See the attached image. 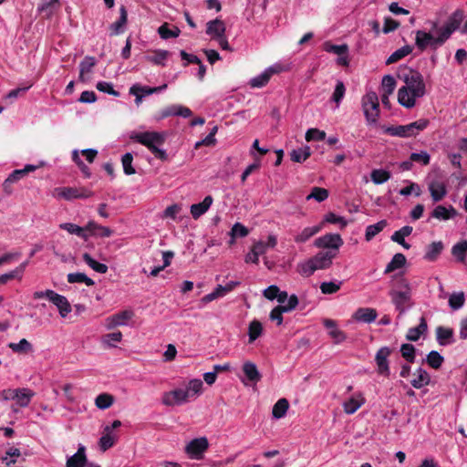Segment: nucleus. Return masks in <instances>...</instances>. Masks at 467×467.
I'll list each match as a JSON object with an SVG mask.
<instances>
[{
  "mask_svg": "<svg viewBox=\"0 0 467 467\" xmlns=\"http://www.w3.org/2000/svg\"><path fill=\"white\" fill-rule=\"evenodd\" d=\"M428 190L434 202L441 201L447 195L445 182L438 179L428 180Z\"/></svg>",
  "mask_w": 467,
  "mask_h": 467,
  "instance_id": "14",
  "label": "nucleus"
},
{
  "mask_svg": "<svg viewBox=\"0 0 467 467\" xmlns=\"http://www.w3.org/2000/svg\"><path fill=\"white\" fill-rule=\"evenodd\" d=\"M363 393L358 391L353 393L348 400L343 402L344 411L348 414H354L362 405L365 404Z\"/></svg>",
  "mask_w": 467,
  "mask_h": 467,
  "instance_id": "16",
  "label": "nucleus"
},
{
  "mask_svg": "<svg viewBox=\"0 0 467 467\" xmlns=\"http://www.w3.org/2000/svg\"><path fill=\"white\" fill-rule=\"evenodd\" d=\"M166 137L165 132L159 131H132L130 134L131 140L145 146L157 159L161 161H166L168 158L166 150L161 149Z\"/></svg>",
  "mask_w": 467,
  "mask_h": 467,
  "instance_id": "4",
  "label": "nucleus"
},
{
  "mask_svg": "<svg viewBox=\"0 0 467 467\" xmlns=\"http://www.w3.org/2000/svg\"><path fill=\"white\" fill-rule=\"evenodd\" d=\"M378 313L370 307H359L355 311L352 318L357 322L370 324L376 320Z\"/></svg>",
  "mask_w": 467,
  "mask_h": 467,
  "instance_id": "20",
  "label": "nucleus"
},
{
  "mask_svg": "<svg viewBox=\"0 0 467 467\" xmlns=\"http://www.w3.org/2000/svg\"><path fill=\"white\" fill-rule=\"evenodd\" d=\"M296 271L302 276L308 277L312 275L315 273V271H317V269L314 265L312 259L310 258L308 260L299 263L296 266Z\"/></svg>",
  "mask_w": 467,
  "mask_h": 467,
  "instance_id": "51",
  "label": "nucleus"
},
{
  "mask_svg": "<svg viewBox=\"0 0 467 467\" xmlns=\"http://www.w3.org/2000/svg\"><path fill=\"white\" fill-rule=\"evenodd\" d=\"M456 215L457 211L452 205H437L431 213V218H435L439 221H448L454 218Z\"/></svg>",
  "mask_w": 467,
  "mask_h": 467,
  "instance_id": "21",
  "label": "nucleus"
},
{
  "mask_svg": "<svg viewBox=\"0 0 467 467\" xmlns=\"http://www.w3.org/2000/svg\"><path fill=\"white\" fill-rule=\"evenodd\" d=\"M123 335L120 331L108 333L101 337V343L106 348H116L121 342Z\"/></svg>",
  "mask_w": 467,
  "mask_h": 467,
  "instance_id": "41",
  "label": "nucleus"
},
{
  "mask_svg": "<svg viewBox=\"0 0 467 467\" xmlns=\"http://www.w3.org/2000/svg\"><path fill=\"white\" fill-rule=\"evenodd\" d=\"M343 244V239L338 234H327L317 238L314 242L316 247L329 249L328 251L336 252V254Z\"/></svg>",
  "mask_w": 467,
  "mask_h": 467,
  "instance_id": "9",
  "label": "nucleus"
},
{
  "mask_svg": "<svg viewBox=\"0 0 467 467\" xmlns=\"http://www.w3.org/2000/svg\"><path fill=\"white\" fill-rule=\"evenodd\" d=\"M429 124V121L425 119H418L407 125L399 126H381V130L384 133L393 137L399 138H410L416 136L420 131L425 130Z\"/></svg>",
  "mask_w": 467,
  "mask_h": 467,
  "instance_id": "5",
  "label": "nucleus"
},
{
  "mask_svg": "<svg viewBox=\"0 0 467 467\" xmlns=\"http://www.w3.org/2000/svg\"><path fill=\"white\" fill-rule=\"evenodd\" d=\"M415 347L411 344H402L400 347L401 356L409 362L413 363L415 360Z\"/></svg>",
  "mask_w": 467,
  "mask_h": 467,
  "instance_id": "63",
  "label": "nucleus"
},
{
  "mask_svg": "<svg viewBox=\"0 0 467 467\" xmlns=\"http://www.w3.org/2000/svg\"><path fill=\"white\" fill-rule=\"evenodd\" d=\"M7 347L15 353H28L33 351L32 344L26 338H22L18 343L11 342Z\"/></svg>",
  "mask_w": 467,
  "mask_h": 467,
  "instance_id": "45",
  "label": "nucleus"
},
{
  "mask_svg": "<svg viewBox=\"0 0 467 467\" xmlns=\"http://www.w3.org/2000/svg\"><path fill=\"white\" fill-rule=\"evenodd\" d=\"M336 257V252L325 251L319 252L311 257L317 270L327 269L332 265L333 259Z\"/></svg>",
  "mask_w": 467,
  "mask_h": 467,
  "instance_id": "17",
  "label": "nucleus"
},
{
  "mask_svg": "<svg viewBox=\"0 0 467 467\" xmlns=\"http://www.w3.org/2000/svg\"><path fill=\"white\" fill-rule=\"evenodd\" d=\"M95 65V57L90 56L85 57V58L79 63V81L86 83L90 80V74Z\"/></svg>",
  "mask_w": 467,
  "mask_h": 467,
  "instance_id": "19",
  "label": "nucleus"
},
{
  "mask_svg": "<svg viewBox=\"0 0 467 467\" xmlns=\"http://www.w3.org/2000/svg\"><path fill=\"white\" fill-rule=\"evenodd\" d=\"M457 26L453 22H451L439 27L436 22H431V27L429 32L425 30H417L415 32V45L420 51H424L429 47L436 50L450 38Z\"/></svg>",
  "mask_w": 467,
  "mask_h": 467,
  "instance_id": "2",
  "label": "nucleus"
},
{
  "mask_svg": "<svg viewBox=\"0 0 467 467\" xmlns=\"http://www.w3.org/2000/svg\"><path fill=\"white\" fill-rule=\"evenodd\" d=\"M412 52V47L410 45L403 46L402 47L394 51L386 60V64L389 65L395 63Z\"/></svg>",
  "mask_w": 467,
  "mask_h": 467,
  "instance_id": "44",
  "label": "nucleus"
},
{
  "mask_svg": "<svg viewBox=\"0 0 467 467\" xmlns=\"http://www.w3.org/2000/svg\"><path fill=\"white\" fill-rule=\"evenodd\" d=\"M58 198L71 201L74 199H87L93 195V192L86 188L59 187L56 189Z\"/></svg>",
  "mask_w": 467,
  "mask_h": 467,
  "instance_id": "10",
  "label": "nucleus"
},
{
  "mask_svg": "<svg viewBox=\"0 0 467 467\" xmlns=\"http://www.w3.org/2000/svg\"><path fill=\"white\" fill-rule=\"evenodd\" d=\"M322 322L324 327L327 329L328 336L333 339L335 344H340L347 339L346 333L337 327L335 320L325 318Z\"/></svg>",
  "mask_w": 467,
  "mask_h": 467,
  "instance_id": "15",
  "label": "nucleus"
},
{
  "mask_svg": "<svg viewBox=\"0 0 467 467\" xmlns=\"http://www.w3.org/2000/svg\"><path fill=\"white\" fill-rule=\"evenodd\" d=\"M34 396L35 392L32 389L28 388H18L16 389L14 401L16 405L26 408L30 404Z\"/></svg>",
  "mask_w": 467,
  "mask_h": 467,
  "instance_id": "25",
  "label": "nucleus"
},
{
  "mask_svg": "<svg viewBox=\"0 0 467 467\" xmlns=\"http://www.w3.org/2000/svg\"><path fill=\"white\" fill-rule=\"evenodd\" d=\"M443 361L444 358L436 350H431L426 357L427 364L434 369L440 368Z\"/></svg>",
  "mask_w": 467,
  "mask_h": 467,
  "instance_id": "53",
  "label": "nucleus"
},
{
  "mask_svg": "<svg viewBox=\"0 0 467 467\" xmlns=\"http://www.w3.org/2000/svg\"><path fill=\"white\" fill-rule=\"evenodd\" d=\"M415 378L410 381V384L415 389H421L431 382L430 374L422 368H419L414 372Z\"/></svg>",
  "mask_w": 467,
  "mask_h": 467,
  "instance_id": "35",
  "label": "nucleus"
},
{
  "mask_svg": "<svg viewBox=\"0 0 467 467\" xmlns=\"http://www.w3.org/2000/svg\"><path fill=\"white\" fill-rule=\"evenodd\" d=\"M271 77L265 71V69L259 75L252 78L249 80V85L253 88H260L267 85Z\"/></svg>",
  "mask_w": 467,
  "mask_h": 467,
  "instance_id": "52",
  "label": "nucleus"
},
{
  "mask_svg": "<svg viewBox=\"0 0 467 467\" xmlns=\"http://www.w3.org/2000/svg\"><path fill=\"white\" fill-rule=\"evenodd\" d=\"M39 166L26 164L23 169L13 171L7 177V183H14L21 180L29 172L35 171Z\"/></svg>",
  "mask_w": 467,
  "mask_h": 467,
  "instance_id": "37",
  "label": "nucleus"
},
{
  "mask_svg": "<svg viewBox=\"0 0 467 467\" xmlns=\"http://www.w3.org/2000/svg\"><path fill=\"white\" fill-rule=\"evenodd\" d=\"M389 295L400 316L405 314V312L411 307V292L389 291Z\"/></svg>",
  "mask_w": 467,
  "mask_h": 467,
  "instance_id": "8",
  "label": "nucleus"
},
{
  "mask_svg": "<svg viewBox=\"0 0 467 467\" xmlns=\"http://www.w3.org/2000/svg\"><path fill=\"white\" fill-rule=\"evenodd\" d=\"M398 77L405 83L398 91V101L401 106L411 109L416 105V100L426 94L423 76L419 71L404 67Z\"/></svg>",
  "mask_w": 467,
  "mask_h": 467,
  "instance_id": "1",
  "label": "nucleus"
},
{
  "mask_svg": "<svg viewBox=\"0 0 467 467\" xmlns=\"http://www.w3.org/2000/svg\"><path fill=\"white\" fill-rule=\"evenodd\" d=\"M171 53L163 49H155L145 56V59L156 66L165 67Z\"/></svg>",
  "mask_w": 467,
  "mask_h": 467,
  "instance_id": "27",
  "label": "nucleus"
},
{
  "mask_svg": "<svg viewBox=\"0 0 467 467\" xmlns=\"http://www.w3.org/2000/svg\"><path fill=\"white\" fill-rule=\"evenodd\" d=\"M243 371L246 379L251 382H257L261 379V374L259 373L256 365L251 361L244 363Z\"/></svg>",
  "mask_w": 467,
  "mask_h": 467,
  "instance_id": "38",
  "label": "nucleus"
},
{
  "mask_svg": "<svg viewBox=\"0 0 467 467\" xmlns=\"http://www.w3.org/2000/svg\"><path fill=\"white\" fill-rule=\"evenodd\" d=\"M59 228L67 231V233H69L71 234H75L84 240L88 239V234L87 233H85V228L80 227L75 223H63L59 224Z\"/></svg>",
  "mask_w": 467,
  "mask_h": 467,
  "instance_id": "40",
  "label": "nucleus"
},
{
  "mask_svg": "<svg viewBox=\"0 0 467 467\" xmlns=\"http://www.w3.org/2000/svg\"><path fill=\"white\" fill-rule=\"evenodd\" d=\"M225 33V25L220 19L211 20L206 24V34L216 39Z\"/></svg>",
  "mask_w": 467,
  "mask_h": 467,
  "instance_id": "32",
  "label": "nucleus"
},
{
  "mask_svg": "<svg viewBox=\"0 0 467 467\" xmlns=\"http://www.w3.org/2000/svg\"><path fill=\"white\" fill-rule=\"evenodd\" d=\"M209 442L205 437L196 438L191 441L185 451L192 459L200 460L202 458L204 451L208 449Z\"/></svg>",
  "mask_w": 467,
  "mask_h": 467,
  "instance_id": "13",
  "label": "nucleus"
},
{
  "mask_svg": "<svg viewBox=\"0 0 467 467\" xmlns=\"http://www.w3.org/2000/svg\"><path fill=\"white\" fill-rule=\"evenodd\" d=\"M262 332V324L258 320H253L249 324L248 327L249 343H253L255 339H257L261 336Z\"/></svg>",
  "mask_w": 467,
  "mask_h": 467,
  "instance_id": "55",
  "label": "nucleus"
},
{
  "mask_svg": "<svg viewBox=\"0 0 467 467\" xmlns=\"http://www.w3.org/2000/svg\"><path fill=\"white\" fill-rule=\"evenodd\" d=\"M328 195H329V193L327 189L320 188V187H314V188H312L310 194H308L306 196V200L308 201V200L314 199L317 202H324L325 200H327L328 198Z\"/></svg>",
  "mask_w": 467,
  "mask_h": 467,
  "instance_id": "57",
  "label": "nucleus"
},
{
  "mask_svg": "<svg viewBox=\"0 0 467 467\" xmlns=\"http://www.w3.org/2000/svg\"><path fill=\"white\" fill-rule=\"evenodd\" d=\"M203 390L200 379L189 380L184 388H177L162 394L161 401L165 406H181L199 397Z\"/></svg>",
  "mask_w": 467,
  "mask_h": 467,
  "instance_id": "3",
  "label": "nucleus"
},
{
  "mask_svg": "<svg viewBox=\"0 0 467 467\" xmlns=\"http://www.w3.org/2000/svg\"><path fill=\"white\" fill-rule=\"evenodd\" d=\"M391 354V349L389 347L380 348L375 355V362L377 365V372L383 377H389L390 368L389 357Z\"/></svg>",
  "mask_w": 467,
  "mask_h": 467,
  "instance_id": "11",
  "label": "nucleus"
},
{
  "mask_svg": "<svg viewBox=\"0 0 467 467\" xmlns=\"http://www.w3.org/2000/svg\"><path fill=\"white\" fill-rule=\"evenodd\" d=\"M116 441V436L111 432H105L99 439V447L100 450L106 451L109 448H111Z\"/></svg>",
  "mask_w": 467,
  "mask_h": 467,
  "instance_id": "59",
  "label": "nucleus"
},
{
  "mask_svg": "<svg viewBox=\"0 0 467 467\" xmlns=\"http://www.w3.org/2000/svg\"><path fill=\"white\" fill-rule=\"evenodd\" d=\"M86 464H87L86 448L84 445L79 444L77 452L67 458L66 466L67 467H86Z\"/></svg>",
  "mask_w": 467,
  "mask_h": 467,
  "instance_id": "24",
  "label": "nucleus"
},
{
  "mask_svg": "<svg viewBox=\"0 0 467 467\" xmlns=\"http://www.w3.org/2000/svg\"><path fill=\"white\" fill-rule=\"evenodd\" d=\"M135 313L131 309H125L107 317L103 325L107 330H112L118 327H126L130 325V320L134 317Z\"/></svg>",
  "mask_w": 467,
  "mask_h": 467,
  "instance_id": "7",
  "label": "nucleus"
},
{
  "mask_svg": "<svg viewBox=\"0 0 467 467\" xmlns=\"http://www.w3.org/2000/svg\"><path fill=\"white\" fill-rule=\"evenodd\" d=\"M324 50L328 53H334L338 56L347 55L348 52V47L346 44L343 45H334L329 42H326L324 44Z\"/></svg>",
  "mask_w": 467,
  "mask_h": 467,
  "instance_id": "58",
  "label": "nucleus"
},
{
  "mask_svg": "<svg viewBox=\"0 0 467 467\" xmlns=\"http://www.w3.org/2000/svg\"><path fill=\"white\" fill-rule=\"evenodd\" d=\"M127 20H128L127 10H126L125 6L122 5L119 8V19L116 22L112 23L109 26V28L111 30V35L117 36V35L122 34L125 30V26L127 24Z\"/></svg>",
  "mask_w": 467,
  "mask_h": 467,
  "instance_id": "33",
  "label": "nucleus"
},
{
  "mask_svg": "<svg viewBox=\"0 0 467 467\" xmlns=\"http://www.w3.org/2000/svg\"><path fill=\"white\" fill-rule=\"evenodd\" d=\"M436 340L440 346H449L454 343V332L452 328L438 327L436 328Z\"/></svg>",
  "mask_w": 467,
  "mask_h": 467,
  "instance_id": "23",
  "label": "nucleus"
},
{
  "mask_svg": "<svg viewBox=\"0 0 467 467\" xmlns=\"http://www.w3.org/2000/svg\"><path fill=\"white\" fill-rule=\"evenodd\" d=\"M362 110L368 126L377 125L379 117V101L375 91H368L361 99Z\"/></svg>",
  "mask_w": 467,
  "mask_h": 467,
  "instance_id": "6",
  "label": "nucleus"
},
{
  "mask_svg": "<svg viewBox=\"0 0 467 467\" xmlns=\"http://www.w3.org/2000/svg\"><path fill=\"white\" fill-rule=\"evenodd\" d=\"M390 172L383 169H375L370 173L371 181L375 184H382L388 182L390 179Z\"/></svg>",
  "mask_w": 467,
  "mask_h": 467,
  "instance_id": "49",
  "label": "nucleus"
},
{
  "mask_svg": "<svg viewBox=\"0 0 467 467\" xmlns=\"http://www.w3.org/2000/svg\"><path fill=\"white\" fill-rule=\"evenodd\" d=\"M263 296L269 300L276 299L280 304H285L289 298L287 292L280 291L279 287L275 285H269L265 288L263 291Z\"/></svg>",
  "mask_w": 467,
  "mask_h": 467,
  "instance_id": "26",
  "label": "nucleus"
},
{
  "mask_svg": "<svg viewBox=\"0 0 467 467\" xmlns=\"http://www.w3.org/2000/svg\"><path fill=\"white\" fill-rule=\"evenodd\" d=\"M452 255L459 262H463L467 254V241L463 240L455 244L451 248Z\"/></svg>",
  "mask_w": 467,
  "mask_h": 467,
  "instance_id": "48",
  "label": "nucleus"
},
{
  "mask_svg": "<svg viewBox=\"0 0 467 467\" xmlns=\"http://www.w3.org/2000/svg\"><path fill=\"white\" fill-rule=\"evenodd\" d=\"M51 301L58 309L59 315L66 317L71 312V306L66 296L57 294H51Z\"/></svg>",
  "mask_w": 467,
  "mask_h": 467,
  "instance_id": "29",
  "label": "nucleus"
},
{
  "mask_svg": "<svg viewBox=\"0 0 467 467\" xmlns=\"http://www.w3.org/2000/svg\"><path fill=\"white\" fill-rule=\"evenodd\" d=\"M381 88L384 93L392 94L396 88V80L391 75H385L381 81Z\"/></svg>",
  "mask_w": 467,
  "mask_h": 467,
  "instance_id": "64",
  "label": "nucleus"
},
{
  "mask_svg": "<svg viewBox=\"0 0 467 467\" xmlns=\"http://www.w3.org/2000/svg\"><path fill=\"white\" fill-rule=\"evenodd\" d=\"M213 198L211 195H207L202 202L199 203H193L190 207V212L193 219L197 220L203 215L212 206Z\"/></svg>",
  "mask_w": 467,
  "mask_h": 467,
  "instance_id": "22",
  "label": "nucleus"
},
{
  "mask_svg": "<svg viewBox=\"0 0 467 467\" xmlns=\"http://www.w3.org/2000/svg\"><path fill=\"white\" fill-rule=\"evenodd\" d=\"M413 228L410 225H405L401 227L400 230L393 233L390 236L392 242H395L400 244L404 249L409 250L410 248V244L405 241V237L411 234Z\"/></svg>",
  "mask_w": 467,
  "mask_h": 467,
  "instance_id": "30",
  "label": "nucleus"
},
{
  "mask_svg": "<svg viewBox=\"0 0 467 467\" xmlns=\"http://www.w3.org/2000/svg\"><path fill=\"white\" fill-rule=\"evenodd\" d=\"M249 234L248 229L240 223H235L230 232L232 236L231 244H234L235 237H245Z\"/></svg>",
  "mask_w": 467,
  "mask_h": 467,
  "instance_id": "62",
  "label": "nucleus"
},
{
  "mask_svg": "<svg viewBox=\"0 0 467 467\" xmlns=\"http://www.w3.org/2000/svg\"><path fill=\"white\" fill-rule=\"evenodd\" d=\"M428 330L427 321L424 317L420 319V324L417 327L409 328L406 338L409 341H417Z\"/></svg>",
  "mask_w": 467,
  "mask_h": 467,
  "instance_id": "34",
  "label": "nucleus"
},
{
  "mask_svg": "<svg viewBox=\"0 0 467 467\" xmlns=\"http://www.w3.org/2000/svg\"><path fill=\"white\" fill-rule=\"evenodd\" d=\"M192 112L189 108L179 104H172L161 111L160 119H165L171 116H181L182 118H189L192 116Z\"/></svg>",
  "mask_w": 467,
  "mask_h": 467,
  "instance_id": "18",
  "label": "nucleus"
},
{
  "mask_svg": "<svg viewBox=\"0 0 467 467\" xmlns=\"http://www.w3.org/2000/svg\"><path fill=\"white\" fill-rule=\"evenodd\" d=\"M132 161L133 155L130 152H127L121 157L123 171L126 175H132L136 172L135 169L132 166Z\"/></svg>",
  "mask_w": 467,
  "mask_h": 467,
  "instance_id": "60",
  "label": "nucleus"
},
{
  "mask_svg": "<svg viewBox=\"0 0 467 467\" xmlns=\"http://www.w3.org/2000/svg\"><path fill=\"white\" fill-rule=\"evenodd\" d=\"M289 408V403L286 399L283 398L277 400L272 410L273 417L276 420L282 419L285 416Z\"/></svg>",
  "mask_w": 467,
  "mask_h": 467,
  "instance_id": "43",
  "label": "nucleus"
},
{
  "mask_svg": "<svg viewBox=\"0 0 467 467\" xmlns=\"http://www.w3.org/2000/svg\"><path fill=\"white\" fill-rule=\"evenodd\" d=\"M324 226V223H320L318 225L309 226L304 228L300 233L295 235L294 240L297 244H304L308 241L312 236L319 233Z\"/></svg>",
  "mask_w": 467,
  "mask_h": 467,
  "instance_id": "31",
  "label": "nucleus"
},
{
  "mask_svg": "<svg viewBox=\"0 0 467 467\" xmlns=\"http://www.w3.org/2000/svg\"><path fill=\"white\" fill-rule=\"evenodd\" d=\"M114 397L109 393H101L95 399V405L99 410H107L112 406Z\"/></svg>",
  "mask_w": 467,
  "mask_h": 467,
  "instance_id": "50",
  "label": "nucleus"
},
{
  "mask_svg": "<svg viewBox=\"0 0 467 467\" xmlns=\"http://www.w3.org/2000/svg\"><path fill=\"white\" fill-rule=\"evenodd\" d=\"M346 93V88L344 83L341 80H337L334 92L331 97V100L336 103V108L339 107L340 102L342 101Z\"/></svg>",
  "mask_w": 467,
  "mask_h": 467,
  "instance_id": "56",
  "label": "nucleus"
},
{
  "mask_svg": "<svg viewBox=\"0 0 467 467\" xmlns=\"http://www.w3.org/2000/svg\"><path fill=\"white\" fill-rule=\"evenodd\" d=\"M83 260L84 262L94 271L99 274H105L108 271V266L105 264L97 262L95 259L91 257V255L88 253H85L83 254Z\"/></svg>",
  "mask_w": 467,
  "mask_h": 467,
  "instance_id": "47",
  "label": "nucleus"
},
{
  "mask_svg": "<svg viewBox=\"0 0 467 467\" xmlns=\"http://www.w3.org/2000/svg\"><path fill=\"white\" fill-rule=\"evenodd\" d=\"M290 155L293 161L303 162L310 156V148L308 146H305L293 150Z\"/></svg>",
  "mask_w": 467,
  "mask_h": 467,
  "instance_id": "54",
  "label": "nucleus"
},
{
  "mask_svg": "<svg viewBox=\"0 0 467 467\" xmlns=\"http://www.w3.org/2000/svg\"><path fill=\"white\" fill-rule=\"evenodd\" d=\"M266 253V244L262 241L254 244L251 251L245 255L246 263H253L257 265L259 263V256Z\"/></svg>",
  "mask_w": 467,
  "mask_h": 467,
  "instance_id": "28",
  "label": "nucleus"
},
{
  "mask_svg": "<svg viewBox=\"0 0 467 467\" xmlns=\"http://www.w3.org/2000/svg\"><path fill=\"white\" fill-rule=\"evenodd\" d=\"M444 245L441 241L432 242L426 248L424 259L430 262L435 261L438 256L441 254Z\"/></svg>",
  "mask_w": 467,
  "mask_h": 467,
  "instance_id": "36",
  "label": "nucleus"
},
{
  "mask_svg": "<svg viewBox=\"0 0 467 467\" xmlns=\"http://www.w3.org/2000/svg\"><path fill=\"white\" fill-rule=\"evenodd\" d=\"M389 291H406L411 292L410 282L403 276H399L394 279L392 288Z\"/></svg>",
  "mask_w": 467,
  "mask_h": 467,
  "instance_id": "61",
  "label": "nucleus"
},
{
  "mask_svg": "<svg viewBox=\"0 0 467 467\" xmlns=\"http://www.w3.org/2000/svg\"><path fill=\"white\" fill-rule=\"evenodd\" d=\"M388 223L386 220H380L379 222L368 225L365 232L366 241L372 240L377 234H379L387 226Z\"/></svg>",
  "mask_w": 467,
  "mask_h": 467,
  "instance_id": "39",
  "label": "nucleus"
},
{
  "mask_svg": "<svg viewBox=\"0 0 467 467\" xmlns=\"http://www.w3.org/2000/svg\"><path fill=\"white\" fill-rule=\"evenodd\" d=\"M406 264V257L404 254L398 253L394 254L390 262L387 265L384 274L391 273L397 269L403 267Z\"/></svg>",
  "mask_w": 467,
  "mask_h": 467,
  "instance_id": "42",
  "label": "nucleus"
},
{
  "mask_svg": "<svg viewBox=\"0 0 467 467\" xmlns=\"http://www.w3.org/2000/svg\"><path fill=\"white\" fill-rule=\"evenodd\" d=\"M298 305V298L296 295H291L286 305H279L270 312V319L275 321L278 326L283 323V313L294 310Z\"/></svg>",
  "mask_w": 467,
  "mask_h": 467,
  "instance_id": "12",
  "label": "nucleus"
},
{
  "mask_svg": "<svg viewBox=\"0 0 467 467\" xmlns=\"http://www.w3.org/2000/svg\"><path fill=\"white\" fill-rule=\"evenodd\" d=\"M67 282L70 284L75 283H83L88 286L94 285L95 282L89 278L86 274L84 273H69L67 276Z\"/></svg>",
  "mask_w": 467,
  "mask_h": 467,
  "instance_id": "46",
  "label": "nucleus"
}]
</instances>
